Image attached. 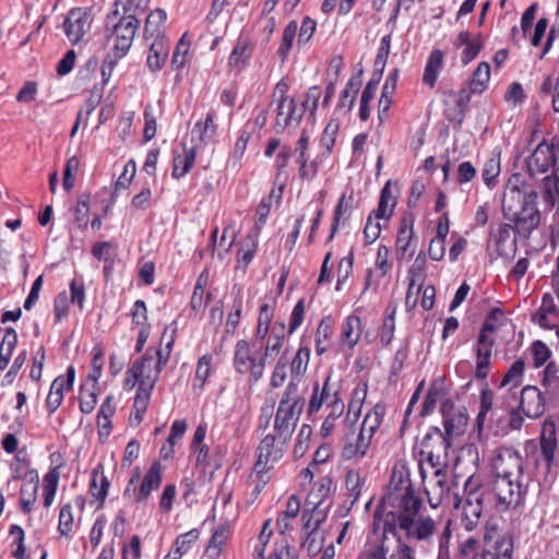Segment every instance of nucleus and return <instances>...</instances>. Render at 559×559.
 Listing matches in <instances>:
<instances>
[{"label":"nucleus","instance_id":"nucleus-1","mask_svg":"<svg viewBox=\"0 0 559 559\" xmlns=\"http://www.w3.org/2000/svg\"><path fill=\"white\" fill-rule=\"evenodd\" d=\"M423 506L408 473L394 467L382 504L373 515L383 540L370 544L357 559H415L409 543L429 544L436 533V521L420 513Z\"/></svg>","mask_w":559,"mask_h":559},{"label":"nucleus","instance_id":"nucleus-2","mask_svg":"<svg viewBox=\"0 0 559 559\" xmlns=\"http://www.w3.org/2000/svg\"><path fill=\"white\" fill-rule=\"evenodd\" d=\"M538 192L520 173L512 174L504 186L502 199L506 239L513 230L520 238H528L539 226L542 213L537 207Z\"/></svg>","mask_w":559,"mask_h":559},{"label":"nucleus","instance_id":"nucleus-3","mask_svg":"<svg viewBox=\"0 0 559 559\" xmlns=\"http://www.w3.org/2000/svg\"><path fill=\"white\" fill-rule=\"evenodd\" d=\"M496 476L488 486H480L488 503L499 511L523 504L531 478L524 474L523 460L518 451L503 450L495 463Z\"/></svg>","mask_w":559,"mask_h":559},{"label":"nucleus","instance_id":"nucleus-4","mask_svg":"<svg viewBox=\"0 0 559 559\" xmlns=\"http://www.w3.org/2000/svg\"><path fill=\"white\" fill-rule=\"evenodd\" d=\"M139 26L138 17L129 14L120 15L118 10L106 15L104 36L117 58H123L128 53Z\"/></svg>","mask_w":559,"mask_h":559},{"label":"nucleus","instance_id":"nucleus-5","mask_svg":"<svg viewBox=\"0 0 559 559\" xmlns=\"http://www.w3.org/2000/svg\"><path fill=\"white\" fill-rule=\"evenodd\" d=\"M304 408L305 399L300 393L284 391L274 414L273 431L292 439Z\"/></svg>","mask_w":559,"mask_h":559},{"label":"nucleus","instance_id":"nucleus-6","mask_svg":"<svg viewBox=\"0 0 559 559\" xmlns=\"http://www.w3.org/2000/svg\"><path fill=\"white\" fill-rule=\"evenodd\" d=\"M501 316L499 310H493L486 318L474 346L476 356L475 378L485 381L490 372L492 348L495 345L493 333L497 330V318Z\"/></svg>","mask_w":559,"mask_h":559},{"label":"nucleus","instance_id":"nucleus-7","mask_svg":"<svg viewBox=\"0 0 559 559\" xmlns=\"http://www.w3.org/2000/svg\"><path fill=\"white\" fill-rule=\"evenodd\" d=\"M558 163L559 138L556 135L550 140L543 138L538 141L524 159L526 173L531 178L559 168Z\"/></svg>","mask_w":559,"mask_h":559},{"label":"nucleus","instance_id":"nucleus-8","mask_svg":"<svg viewBox=\"0 0 559 559\" xmlns=\"http://www.w3.org/2000/svg\"><path fill=\"white\" fill-rule=\"evenodd\" d=\"M233 366L236 372L248 376V384L252 386L263 378L266 358L253 352L248 341L239 340L235 345Z\"/></svg>","mask_w":559,"mask_h":559},{"label":"nucleus","instance_id":"nucleus-9","mask_svg":"<svg viewBox=\"0 0 559 559\" xmlns=\"http://www.w3.org/2000/svg\"><path fill=\"white\" fill-rule=\"evenodd\" d=\"M289 441V438L281 437L275 431L266 433L260 441L253 471L263 484L266 483L264 475L283 457Z\"/></svg>","mask_w":559,"mask_h":559},{"label":"nucleus","instance_id":"nucleus-10","mask_svg":"<svg viewBox=\"0 0 559 559\" xmlns=\"http://www.w3.org/2000/svg\"><path fill=\"white\" fill-rule=\"evenodd\" d=\"M465 500L463 503L462 512V526L467 531H474L479 523L483 504L487 502L485 495L481 491L479 480L474 476L466 479L464 484Z\"/></svg>","mask_w":559,"mask_h":559},{"label":"nucleus","instance_id":"nucleus-11","mask_svg":"<svg viewBox=\"0 0 559 559\" xmlns=\"http://www.w3.org/2000/svg\"><path fill=\"white\" fill-rule=\"evenodd\" d=\"M338 432L341 454L345 461H360L367 455L371 439L356 425L340 424Z\"/></svg>","mask_w":559,"mask_h":559},{"label":"nucleus","instance_id":"nucleus-12","mask_svg":"<svg viewBox=\"0 0 559 559\" xmlns=\"http://www.w3.org/2000/svg\"><path fill=\"white\" fill-rule=\"evenodd\" d=\"M451 445V439L440 428L430 427L420 442V452L431 466H445Z\"/></svg>","mask_w":559,"mask_h":559},{"label":"nucleus","instance_id":"nucleus-13","mask_svg":"<svg viewBox=\"0 0 559 559\" xmlns=\"http://www.w3.org/2000/svg\"><path fill=\"white\" fill-rule=\"evenodd\" d=\"M170 353L164 349L147 348L142 359L135 361L129 369V374L133 376V384H136V379L145 378L156 383L160 372L166 366Z\"/></svg>","mask_w":559,"mask_h":559},{"label":"nucleus","instance_id":"nucleus-14","mask_svg":"<svg viewBox=\"0 0 559 559\" xmlns=\"http://www.w3.org/2000/svg\"><path fill=\"white\" fill-rule=\"evenodd\" d=\"M332 371H330L322 384L314 382L312 392L307 405V414L309 417L319 413L323 406H328L336 401L342 400L341 397V385L337 382H332Z\"/></svg>","mask_w":559,"mask_h":559},{"label":"nucleus","instance_id":"nucleus-15","mask_svg":"<svg viewBox=\"0 0 559 559\" xmlns=\"http://www.w3.org/2000/svg\"><path fill=\"white\" fill-rule=\"evenodd\" d=\"M91 12L85 8H74L69 11L63 28L69 40L75 45L84 39L92 27Z\"/></svg>","mask_w":559,"mask_h":559},{"label":"nucleus","instance_id":"nucleus-16","mask_svg":"<svg viewBox=\"0 0 559 559\" xmlns=\"http://www.w3.org/2000/svg\"><path fill=\"white\" fill-rule=\"evenodd\" d=\"M273 105L275 106V131L277 133L286 129H296L299 126L302 116L295 98L282 99Z\"/></svg>","mask_w":559,"mask_h":559},{"label":"nucleus","instance_id":"nucleus-17","mask_svg":"<svg viewBox=\"0 0 559 559\" xmlns=\"http://www.w3.org/2000/svg\"><path fill=\"white\" fill-rule=\"evenodd\" d=\"M546 396L535 385H525L520 393L516 406L528 418H539L545 412Z\"/></svg>","mask_w":559,"mask_h":559},{"label":"nucleus","instance_id":"nucleus-18","mask_svg":"<svg viewBox=\"0 0 559 559\" xmlns=\"http://www.w3.org/2000/svg\"><path fill=\"white\" fill-rule=\"evenodd\" d=\"M414 223L415 217L412 213L404 214L400 218L395 242V252L399 260H403L406 257L411 259L414 254V249H412Z\"/></svg>","mask_w":559,"mask_h":559},{"label":"nucleus","instance_id":"nucleus-19","mask_svg":"<svg viewBox=\"0 0 559 559\" xmlns=\"http://www.w3.org/2000/svg\"><path fill=\"white\" fill-rule=\"evenodd\" d=\"M252 53L253 44L250 36L246 33H240L228 57L227 67L237 73L241 72L248 66Z\"/></svg>","mask_w":559,"mask_h":559},{"label":"nucleus","instance_id":"nucleus-20","mask_svg":"<svg viewBox=\"0 0 559 559\" xmlns=\"http://www.w3.org/2000/svg\"><path fill=\"white\" fill-rule=\"evenodd\" d=\"M138 390L133 402L130 421L132 425H140L144 418L155 382L145 378L136 379Z\"/></svg>","mask_w":559,"mask_h":559},{"label":"nucleus","instance_id":"nucleus-21","mask_svg":"<svg viewBox=\"0 0 559 559\" xmlns=\"http://www.w3.org/2000/svg\"><path fill=\"white\" fill-rule=\"evenodd\" d=\"M309 360L310 348L308 346H300L290 361V379L284 391L300 393L299 385L307 372Z\"/></svg>","mask_w":559,"mask_h":559},{"label":"nucleus","instance_id":"nucleus-22","mask_svg":"<svg viewBox=\"0 0 559 559\" xmlns=\"http://www.w3.org/2000/svg\"><path fill=\"white\" fill-rule=\"evenodd\" d=\"M539 442L542 457L546 464V471L549 473L551 471L555 460V452L557 450V433L556 424L554 420L546 419L544 421Z\"/></svg>","mask_w":559,"mask_h":559},{"label":"nucleus","instance_id":"nucleus-23","mask_svg":"<svg viewBox=\"0 0 559 559\" xmlns=\"http://www.w3.org/2000/svg\"><path fill=\"white\" fill-rule=\"evenodd\" d=\"M524 369L525 364L523 359H516L511 367L508 369V371L504 373L500 384L499 390H503L504 388H508L506 393L502 395V400H518V393L514 391L516 388H519L524 378Z\"/></svg>","mask_w":559,"mask_h":559},{"label":"nucleus","instance_id":"nucleus-24","mask_svg":"<svg viewBox=\"0 0 559 559\" xmlns=\"http://www.w3.org/2000/svg\"><path fill=\"white\" fill-rule=\"evenodd\" d=\"M231 536V525L228 522L218 524L209 540L205 548V555L209 559H218L224 551Z\"/></svg>","mask_w":559,"mask_h":559},{"label":"nucleus","instance_id":"nucleus-25","mask_svg":"<svg viewBox=\"0 0 559 559\" xmlns=\"http://www.w3.org/2000/svg\"><path fill=\"white\" fill-rule=\"evenodd\" d=\"M367 393L368 385L366 382H360L354 388L347 405V412L341 424L357 425L360 418L362 405L367 397Z\"/></svg>","mask_w":559,"mask_h":559},{"label":"nucleus","instance_id":"nucleus-26","mask_svg":"<svg viewBox=\"0 0 559 559\" xmlns=\"http://www.w3.org/2000/svg\"><path fill=\"white\" fill-rule=\"evenodd\" d=\"M538 324L544 329H555L559 335V310L550 294H545L537 312Z\"/></svg>","mask_w":559,"mask_h":559},{"label":"nucleus","instance_id":"nucleus-27","mask_svg":"<svg viewBox=\"0 0 559 559\" xmlns=\"http://www.w3.org/2000/svg\"><path fill=\"white\" fill-rule=\"evenodd\" d=\"M160 484L162 466L158 462H154L147 469V472L144 474L139 491L135 496V502H145L150 498L152 491L159 488Z\"/></svg>","mask_w":559,"mask_h":559},{"label":"nucleus","instance_id":"nucleus-28","mask_svg":"<svg viewBox=\"0 0 559 559\" xmlns=\"http://www.w3.org/2000/svg\"><path fill=\"white\" fill-rule=\"evenodd\" d=\"M300 512V499L296 495L288 497L285 510L281 511L276 519V528L280 534L285 535L293 531L294 522Z\"/></svg>","mask_w":559,"mask_h":559},{"label":"nucleus","instance_id":"nucleus-29","mask_svg":"<svg viewBox=\"0 0 559 559\" xmlns=\"http://www.w3.org/2000/svg\"><path fill=\"white\" fill-rule=\"evenodd\" d=\"M362 84V70L354 73L347 81L344 90L341 92L340 99L337 103V110L343 114H347L352 110L356 96Z\"/></svg>","mask_w":559,"mask_h":559},{"label":"nucleus","instance_id":"nucleus-30","mask_svg":"<svg viewBox=\"0 0 559 559\" xmlns=\"http://www.w3.org/2000/svg\"><path fill=\"white\" fill-rule=\"evenodd\" d=\"M169 47V40L166 37L153 39L146 58V66L152 72H157L165 66Z\"/></svg>","mask_w":559,"mask_h":559},{"label":"nucleus","instance_id":"nucleus-31","mask_svg":"<svg viewBox=\"0 0 559 559\" xmlns=\"http://www.w3.org/2000/svg\"><path fill=\"white\" fill-rule=\"evenodd\" d=\"M361 320L357 316H348L342 323L340 344L343 347L353 348L361 336Z\"/></svg>","mask_w":559,"mask_h":559},{"label":"nucleus","instance_id":"nucleus-32","mask_svg":"<svg viewBox=\"0 0 559 559\" xmlns=\"http://www.w3.org/2000/svg\"><path fill=\"white\" fill-rule=\"evenodd\" d=\"M332 478L325 476L314 484L308 493L306 504L310 506H332Z\"/></svg>","mask_w":559,"mask_h":559},{"label":"nucleus","instance_id":"nucleus-33","mask_svg":"<svg viewBox=\"0 0 559 559\" xmlns=\"http://www.w3.org/2000/svg\"><path fill=\"white\" fill-rule=\"evenodd\" d=\"M457 43L465 46L461 55V61L463 64L472 62L478 56L484 46L481 34L478 33L474 38H472L468 31H462L459 33Z\"/></svg>","mask_w":559,"mask_h":559},{"label":"nucleus","instance_id":"nucleus-34","mask_svg":"<svg viewBox=\"0 0 559 559\" xmlns=\"http://www.w3.org/2000/svg\"><path fill=\"white\" fill-rule=\"evenodd\" d=\"M197 159V148L194 146H183L181 153L174 156L171 176L175 179L185 177L194 166Z\"/></svg>","mask_w":559,"mask_h":559},{"label":"nucleus","instance_id":"nucleus-35","mask_svg":"<svg viewBox=\"0 0 559 559\" xmlns=\"http://www.w3.org/2000/svg\"><path fill=\"white\" fill-rule=\"evenodd\" d=\"M286 325L284 322H275L272 325L271 333L263 345L264 358L277 355L283 347L285 340Z\"/></svg>","mask_w":559,"mask_h":559},{"label":"nucleus","instance_id":"nucleus-36","mask_svg":"<svg viewBox=\"0 0 559 559\" xmlns=\"http://www.w3.org/2000/svg\"><path fill=\"white\" fill-rule=\"evenodd\" d=\"M91 476L90 492L97 501H99L100 507H103L110 486L108 478L104 474L103 465H97L92 471Z\"/></svg>","mask_w":559,"mask_h":559},{"label":"nucleus","instance_id":"nucleus-37","mask_svg":"<svg viewBox=\"0 0 559 559\" xmlns=\"http://www.w3.org/2000/svg\"><path fill=\"white\" fill-rule=\"evenodd\" d=\"M364 485L365 479L360 476L359 472L350 469L346 473L345 486L347 489V497L344 501V506L347 510H350L358 501Z\"/></svg>","mask_w":559,"mask_h":559},{"label":"nucleus","instance_id":"nucleus-38","mask_svg":"<svg viewBox=\"0 0 559 559\" xmlns=\"http://www.w3.org/2000/svg\"><path fill=\"white\" fill-rule=\"evenodd\" d=\"M167 20V13L163 9H155L152 11L146 17L144 25V37L145 39H158L159 37H165L163 34V25Z\"/></svg>","mask_w":559,"mask_h":559},{"label":"nucleus","instance_id":"nucleus-39","mask_svg":"<svg viewBox=\"0 0 559 559\" xmlns=\"http://www.w3.org/2000/svg\"><path fill=\"white\" fill-rule=\"evenodd\" d=\"M385 414L384 405L378 403L376 404L368 413L365 415L364 420L358 428L365 435L370 437L372 440L374 433L379 429L382 424L383 417Z\"/></svg>","mask_w":559,"mask_h":559},{"label":"nucleus","instance_id":"nucleus-40","mask_svg":"<svg viewBox=\"0 0 559 559\" xmlns=\"http://www.w3.org/2000/svg\"><path fill=\"white\" fill-rule=\"evenodd\" d=\"M328 414L321 426L323 438L331 436L337 427V420L344 415L345 403L343 400L336 401L325 407Z\"/></svg>","mask_w":559,"mask_h":559},{"label":"nucleus","instance_id":"nucleus-41","mask_svg":"<svg viewBox=\"0 0 559 559\" xmlns=\"http://www.w3.org/2000/svg\"><path fill=\"white\" fill-rule=\"evenodd\" d=\"M443 64V53L440 49H433L425 66L423 82L433 87Z\"/></svg>","mask_w":559,"mask_h":559},{"label":"nucleus","instance_id":"nucleus-42","mask_svg":"<svg viewBox=\"0 0 559 559\" xmlns=\"http://www.w3.org/2000/svg\"><path fill=\"white\" fill-rule=\"evenodd\" d=\"M216 111L211 109L205 117V120L198 121L193 129L192 134H198L199 141L202 143L212 142L217 132V126L215 124Z\"/></svg>","mask_w":559,"mask_h":559},{"label":"nucleus","instance_id":"nucleus-43","mask_svg":"<svg viewBox=\"0 0 559 559\" xmlns=\"http://www.w3.org/2000/svg\"><path fill=\"white\" fill-rule=\"evenodd\" d=\"M395 204V199L390 190V183L386 182L381 189L378 207L372 211L371 214L376 219L390 218L393 214Z\"/></svg>","mask_w":559,"mask_h":559},{"label":"nucleus","instance_id":"nucleus-44","mask_svg":"<svg viewBox=\"0 0 559 559\" xmlns=\"http://www.w3.org/2000/svg\"><path fill=\"white\" fill-rule=\"evenodd\" d=\"M513 549V539L503 535L495 542L493 550H486L483 554V559H512Z\"/></svg>","mask_w":559,"mask_h":559},{"label":"nucleus","instance_id":"nucleus-45","mask_svg":"<svg viewBox=\"0 0 559 559\" xmlns=\"http://www.w3.org/2000/svg\"><path fill=\"white\" fill-rule=\"evenodd\" d=\"M271 520H266L261 528L260 534L250 542L252 547L253 559H266L265 550L272 537V530L270 527Z\"/></svg>","mask_w":559,"mask_h":559},{"label":"nucleus","instance_id":"nucleus-46","mask_svg":"<svg viewBox=\"0 0 559 559\" xmlns=\"http://www.w3.org/2000/svg\"><path fill=\"white\" fill-rule=\"evenodd\" d=\"M467 425V416L461 412H452L443 415L444 432L450 439L464 432Z\"/></svg>","mask_w":559,"mask_h":559},{"label":"nucleus","instance_id":"nucleus-47","mask_svg":"<svg viewBox=\"0 0 559 559\" xmlns=\"http://www.w3.org/2000/svg\"><path fill=\"white\" fill-rule=\"evenodd\" d=\"M234 301L231 306V310L228 313L226 324H225V331L228 334H234L236 329L239 325L241 314H242V308H243V298H242V292L241 288H238L236 292L234 290Z\"/></svg>","mask_w":559,"mask_h":559},{"label":"nucleus","instance_id":"nucleus-48","mask_svg":"<svg viewBox=\"0 0 559 559\" xmlns=\"http://www.w3.org/2000/svg\"><path fill=\"white\" fill-rule=\"evenodd\" d=\"M333 334V320L331 317H324L316 332V352L318 355H322L328 350V341Z\"/></svg>","mask_w":559,"mask_h":559},{"label":"nucleus","instance_id":"nucleus-49","mask_svg":"<svg viewBox=\"0 0 559 559\" xmlns=\"http://www.w3.org/2000/svg\"><path fill=\"white\" fill-rule=\"evenodd\" d=\"M297 31H298V23L295 20L290 21L284 28L281 44L277 48V55L281 57L283 62L287 60V58L290 53L294 40L297 36Z\"/></svg>","mask_w":559,"mask_h":559},{"label":"nucleus","instance_id":"nucleus-50","mask_svg":"<svg viewBox=\"0 0 559 559\" xmlns=\"http://www.w3.org/2000/svg\"><path fill=\"white\" fill-rule=\"evenodd\" d=\"M321 95L322 90L318 85H313L305 92L301 105L299 106L302 117L308 112L309 118H314Z\"/></svg>","mask_w":559,"mask_h":559},{"label":"nucleus","instance_id":"nucleus-51","mask_svg":"<svg viewBox=\"0 0 559 559\" xmlns=\"http://www.w3.org/2000/svg\"><path fill=\"white\" fill-rule=\"evenodd\" d=\"M60 474L58 472V467L51 468L45 476H44V484H43V493H44V506L46 508H49L56 497L57 487L59 483Z\"/></svg>","mask_w":559,"mask_h":559},{"label":"nucleus","instance_id":"nucleus-52","mask_svg":"<svg viewBox=\"0 0 559 559\" xmlns=\"http://www.w3.org/2000/svg\"><path fill=\"white\" fill-rule=\"evenodd\" d=\"M490 79V66L488 62L483 61L473 72V76L469 83L472 93H483L487 87Z\"/></svg>","mask_w":559,"mask_h":559},{"label":"nucleus","instance_id":"nucleus-53","mask_svg":"<svg viewBox=\"0 0 559 559\" xmlns=\"http://www.w3.org/2000/svg\"><path fill=\"white\" fill-rule=\"evenodd\" d=\"M500 174V157L492 154L484 164L481 169V178L486 186L492 187Z\"/></svg>","mask_w":559,"mask_h":559},{"label":"nucleus","instance_id":"nucleus-54","mask_svg":"<svg viewBox=\"0 0 559 559\" xmlns=\"http://www.w3.org/2000/svg\"><path fill=\"white\" fill-rule=\"evenodd\" d=\"M75 369L70 366L66 374L58 376L51 383L49 391L60 394L64 397V392L73 388Z\"/></svg>","mask_w":559,"mask_h":559},{"label":"nucleus","instance_id":"nucleus-55","mask_svg":"<svg viewBox=\"0 0 559 559\" xmlns=\"http://www.w3.org/2000/svg\"><path fill=\"white\" fill-rule=\"evenodd\" d=\"M266 559H298V551L285 538L276 540Z\"/></svg>","mask_w":559,"mask_h":559},{"label":"nucleus","instance_id":"nucleus-56","mask_svg":"<svg viewBox=\"0 0 559 559\" xmlns=\"http://www.w3.org/2000/svg\"><path fill=\"white\" fill-rule=\"evenodd\" d=\"M502 409L509 412V427L512 430H520L524 423L525 416L521 409L516 406V400L508 399L502 400Z\"/></svg>","mask_w":559,"mask_h":559},{"label":"nucleus","instance_id":"nucleus-57","mask_svg":"<svg viewBox=\"0 0 559 559\" xmlns=\"http://www.w3.org/2000/svg\"><path fill=\"white\" fill-rule=\"evenodd\" d=\"M211 360H212V357L210 355H203L198 360L194 383H193V386L195 389L198 388L199 390H202L207 378L211 376V372H212Z\"/></svg>","mask_w":559,"mask_h":559},{"label":"nucleus","instance_id":"nucleus-58","mask_svg":"<svg viewBox=\"0 0 559 559\" xmlns=\"http://www.w3.org/2000/svg\"><path fill=\"white\" fill-rule=\"evenodd\" d=\"M131 329H143L144 326H151L147 318V308L142 299L135 300L131 310Z\"/></svg>","mask_w":559,"mask_h":559},{"label":"nucleus","instance_id":"nucleus-59","mask_svg":"<svg viewBox=\"0 0 559 559\" xmlns=\"http://www.w3.org/2000/svg\"><path fill=\"white\" fill-rule=\"evenodd\" d=\"M353 265H354V253L350 251L348 255L341 259L337 267V282L335 289L342 290L344 284L347 282V280L350 277L353 273Z\"/></svg>","mask_w":559,"mask_h":559},{"label":"nucleus","instance_id":"nucleus-60","mask_svg":"<svg viewBox=\"0 0 559 559\" xmlns=\"http://www.w3.org/2000/svg\"><path fill=\"white\" fill-rule=\"evenodd\" d=\"M39 488V477L35 471H31L25 475V481L21 487V498L37 500Z\"/></svg>","mask_w":559,"mask_h":559},{"label":"nucleus","instance_id":"nucleus-61","mask_svg":"<svg viewBox=\"0 0 559 559\" xmlns=\"http://www.w3.org/2000/svg\"><path fill=\"white\" fill-rule=\"evenodd\" d=\"M72 527H73L72 506L70 503H66L60 509L58 532L61 536L70 537Z\"/></svg>","mask_w":559,"mask_h":559},{"label":"nucleus","instance_id":"nucleus-62","mask_svg":"<svg viewBox=\"0 0 559 559\" xmlns=\"http://www.w3.org/2000/svg\"><path fill=\"white\" fill-rule=\"evenodd\" d=\"M317 29V22L310 16H305L300 26H298L297 46H305L310 41Z\"/></svg>","mask_w":559,"mask_h":559},{"label":"nucleus","instance_id":"nucleus-63","mask_svg":"<svg viewBox=\"0 0 559 559\" xmlns=\"http://www.w3.org/2000/svg\"><path fill=\"white\" fill-rule=\"evenodd\" d=\"M287 365H288V359L285 357V355H282L280 357V359L277 360V362H276V365H275V367L273 369L271 379H270V386L272 389L281 388L284 384V382L286 381V379H287V372H286Z\"/></svg>","mask_w":559,"mask_h":559},{"label":"nucleus","instance_id":"nucleus-64","mask_svg":"<svg viewBox=\"0 0 559 559\" xmlns=\"http://www.w3.org/2000/svg\"><path fill=\"white\" fill-rule=\"evenodd\" d=\"M70 300L67 295V292H61L57 295L53 301V313H55V322L59 323L63 319H66L69 314Z\"/></svg>","mask_w":559,"mask_h":559}]
</instances>
